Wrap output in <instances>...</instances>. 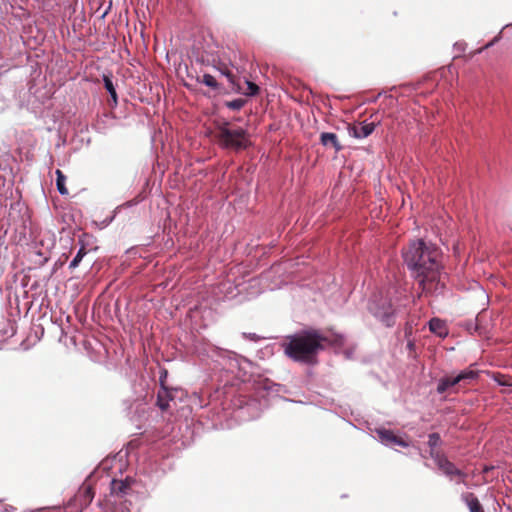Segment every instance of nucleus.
Masks as SVG:
<instances>
[{
    "label": "nucleus",
    "mask_w": 512,
    "mask_h": 512,
    "mask_svg": "<svg viewBox=\"0 0 512 512\" xmlns=\"http://www.w3.org/2000/svg\"><path fill=\"white\" fill-rule=\"evenodd\" d=\"M198 81L213 90L219 89V83L217 82L215 77L210 74H204L201 79L198 78Z\"/></svg>",
    "instance_id": "obj_17"
},
{
    "label": "nucleus",
    "mask_w": 512,
    "mask_h": 512,
    "mask_svg": "<svg viewBox=\"0 0 512 512\" xmlns=\"http://www.w3.org/2000/svg\"><path fill=\"white\" fill-rule=\"evenodd\" d=\"M85 255H86V249H85V247H81L79 249L78 253L76 254V256L74 257V259L70 262L69 267L76 268Z\"/></svg>",
    "instance_id": "obj_20"
},
{
    "label": "nucleus",
    "mask_w": 512,
    "mask_h": 512,
    "mask_svg": "<svg viewBox=\"0 0 512 512\" xmlns=\"http://www.w3.org/2000/svg\"><path fill=\"white\" fill-rule=\"evenodd\" d=\"M127 488H128V485L123 481H117V480L112 481V491L117 494L125 493Z\"/></svg>",
    "instance_id": "obj_19"
},
{
    "label": "nucleus",
    "mask_w": 512,
    "mask_h": 512,
    "mask_svg": "<svg viewBox=\"0 0 512 512\" xmlns=\"http://www.w3.org/2000/svg\"><path fill=\"white\" fill-rule=\"evenodd\" d=\"M441 443V437L438 433H431L428 436V445L430 447V457L432 458V453L434 452H442L437 449V446Z\"/></svg>",
    "instance_id": "obj_14"
},
{
    "label": "nucleus",
    "mask_w": 512,
    "mask_h": 512,
    "mask_svg": "<svg viewBox=\"0 0 512 512\" xmlns=\"http://www.w3.org/2000/svg\"><path fill=\"white\" fill-rule=\"evenodd\" d=\"M90 492H91V489H90V488H87V489H86V493H87L88 495H90Z\"/></svg>",
    "instance_id": "obj_23"
},
{
    "label": "nucleus",
    "mask_w": 512,
    "mask_h": 512,
    "mask_svg": "<svg viewBox=\"0 0 512 512\" xmlns=\"http://www.w3.org/2000/svg\"><path fill=\"white\" fill-rule=\"evenodd\" d=\"M374 130H375V124L373 122H371V123L362 122V123L348 126L349 135L354 138H358V139L368 137L369 135H371L373 133Z\"/></svg>",
    "instance_id": "obj_9"
},
{
    "label": "nucleus",
    "mask_w": 512,
    "mask_h": 512,
    "mask_svg": "<svg viewBox=\"0 0 512 512\" xmlns=\"http://www.w3.org/2000/svg\"><path fill=\"white\" fill-rule=\"evenodd\" d=\"M343 337L334 335L328 337L317 329H304L285 338L282 344L284 353L290 359L305 364L316 362L318 353L325 349L326 345H341Z\"/></svg>",
    "instance_id": "obj_2"
},
{
    "label": "nucleus",
    "mask_w": 512,
    "mask_h": 512,
    "mask_svg": "<svg viewBox=\"0 0 512 512\" xmlns=\"http://www.w3.org/2000/svg\"><path fill=\"white\" fill-rule=\"evenodd\" d=\"M247 85V90L243 91V93L247 96H255L259 93V86L251 81H245ZM242 92V90L240 91Z\"/></svg>",
    "instance_id": "obj_18"
},
{
    "label": "nucleus",
    "mask_w": 512,
    "mask_h": 512,
    "mask_svg": "<svg viewBox=\"0 0 512 512\" xmlns=\"http://www.w3.org/2000/svg\"><path fill=\"white\" fill-rule=\"evenodd\" d=\"M166 378H167V370L164 369V370L161 371V374H160V377H159L161 389L167 388L166 385H165Z\"/></svg>",
    "instance_id": "obj_22"
},
{
    "label": "nucleus",
    "mask_w": 512,
    "mask_h": 512,
    "mask_svg": "<svg viewBox=\"0 0 512 512\" xmlns=\"http://www.w3.org/2000/svg\"><path fill=\"white\" fill-rule=\"evenodd\" d=\"M430 331L439 335L444 336L447 334L445 324L438 318H433L429 322Z\"/></svg>",
    "instance_id": "obj_13"
},
{
    "label": "nucleus",
    "mask_w": 512,
    "mask_h": 512,
    "mask_svg": "<svg viewBox=\"0 0 512 512\" xmlns=\"http://www.w3.org/2000/svg\"><path fill=\"white\" fill-rule=\"evenodd\" d=\"M370 311L386 326L394 324V309L391 300L383 296H375L369 305Z\"/></svg>",
    "instance_id": "obj_4"
},
{
    "label": "nucleus",
    "mask_w": 512,
    "mask_h": 512,
    "mask_svg": "<svg viewBox=\"0 0 512 512\" xmlns=\"http://www.w3.org/2000/svg\"><path fill=\"white\" fill-rule=\"evenodd\" d=\"M245 100L244 99H234L232 101H228L226 103V106L232 110H240L244 105H245Z\"/></svg>",
    "instance_id": "obj_21"
},
{
    "label": "nucleus",
    "mask_w": 512,
    "mask_h": 512,
    "mask_svg": "<svg viewBox=\"0 0 512 512\" xmlns=\"http://www.w3.org/2000/svg\"><path fill=\"white\" fill-rule=\"evenodd\" d=\"M377 435L382 443L389 446H401L408 447L409 443L405 441L402 437L396 435L392 430L389 429H378Z\"/></svg>",
    "instance_id": "obj_8"
},
{
    "label": "nucleus",
    "mask_w": 512,
    "mask_h": 512,
    "mask_svg": "<svg viewBox=\"0 0 512 512\" xmlns=\"http://www.w3.org/2000/svg\"><path fill=\"white\" fill-rule=\"evenodd\" d=\"M461 500L467 505L470 512H485L482 504L474 493H462Z\"/></svg>",
    "instance_id": "obj_10"
},
{
    "label": "nucleus",
    "mask_w": 512,
    "mask_h": 512,
    "mask_svg": "<svg viewBox=\"0 0 512 512\" xmlns=\"http://www.w3.org/2000/svg\"><path fill=\"white\" fill-rule=\"evenodd\" d=\"M320 142L325 147H332L336 152L342 150V145L340 144L338 137L335 133L323 132L320 135Z\"/></svg>",
    "instance_id": "obj_11"
},
{
    "label": "nucleus",
    "mask_w": 512,
    "mask_h": 512,
    "mask_svg": "<svg viewBox=\"0 0 512 512\" xmlns=\"http://www.w3.org/2000/svg\"><path fill=\"white\" fill-rule=\"evenodd\" d=\"M103 81H104V86H105L106 90L109 92L113 103L116 105L117 104V93H116L114 84L112 82V79L109 76L105 75L103 77Z\"/></svg>",
    "instance_id": "obj_16"
},
{
    "label": "nucleus",
    "mask_w": 512,
    "mask_h": 512,
    "mask_svg": "<svg viewBox=\"0 0 512 512\" xmlns=\"http://www.w3.org/2000/svg\"><path fill=\"white\" fill-rule=\"evenodd\" d=\"M432 459L446 476L450 478L457 477L459 483L465 482V478L467 476L466 473L458 469L451 461H449L443 452L432 453Z\"/></svg>",
    "instance_id": "obj_6"
},
{
    "label": "nucleus",
    "mask_w": 512,
    "mask_h": 512,
    "mask_svg": "<svg viewBox=\"0 0 512 512\" xmlns=\"http://www.w3.org/2000/svg\"><path fill=\"white\" fill-rule=\"evenodd\" d=\"M478 377V372L472 369H465L461 371L459 374L453 376L448 375L442 377L437 384V392L439 394L445 393L448 389L455 387L456 385H466L469 384L472 380Z\"/></svg>",
    "instance_id": "obj_5"
},
{
    "label": "nucleus",
    "mask_w": 512,
    "mask_h": 512,
    "mask_svg": "<svg viewBox=\"0 0 512 512\" xmlns=\"http://www.w3.org/2000/svg\"><path fill=\"white\" fill-rule=\"evenodd\" d=\"M56 176H57L56 185H57V189H58L59 193L61 195H67L68 189L65 186V180H66L65 175L63 174V172L61 170L58 169V170H56Z\"/></svg>",
    "instance_id": "obj_15"
},
{
    "label": "nucleus",
    "mask_w": 512,
    "mask_h": 512,
    "mask_svg": "<svg viewBox=\"0 0 512 512\" xmlns=\"http://www.w3.org/2000/svg\"><path fill=\"white\" fill-rule=\"evenodd\" d=\"M403 258L413 272L421 294L439 293L444 289L442 278L441 252L433 244L423 240L412 241L403 249Z\"/></svg>",
    "instance_id": "obj_1"
},
{
    "label": "nucleus",
    "mask_w": 512,
    "mask_h": 512,
    "mask_svg": "<svg viewBox=\"0 0 512 512\" xmlns=\"http://www.w3.org/2000/svg\"><path fill=\"white\" fill-rule=\"evenodd\" d=\"M215 68L222 74L224 75L227 80L229 81V83L231 84L233 90H235L236 92H240L241 91V86L239 85V83L237 82V74L240 73L239 71V68L238 67H235L234 65H228L224 62H218L216 65H215Z\"/></svg>",
    "instance_id": "obj_7"
},
{
    "label": "nucleus",
    "mask_w": 512,
    "mask_h": 512,
    "mask_svg": "<svg viewBox=\"0 0 512 512\" xmlns=\"http://www.w3.org/2000/svg\"><path fill=\"white\" fill-rule=\"evenodd\" d=\"M215 138L223 148L243 150L250 145L247 131L241 127L230 128L228 121L215 122Z\"/></svg>",
    "instance_id": "obj_3"
},
{
    "label": "nucleus",
    "mask_w": 512,
    "mask_h": 512,
    "mask_svg": "<svg viewBox=\"0 0 512 512\" xmlns=\"http://www.w3.org/2000/svg\"><path fill=\"white\" fill-rule=\"evenodd\" d=\"M172 399L173 397L168 388L160 389L157 394V406L162 411H167L169 408V401Z\"/></svg>",
    "instance_id": "obj_12"
}]
</instances>
